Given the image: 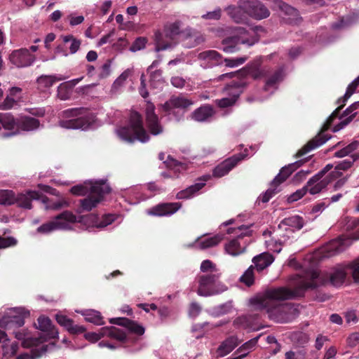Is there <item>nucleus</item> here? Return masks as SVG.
Listing matches in <instances>:
<instances>
[{
    "mask_svg": "<svg viewBox=\"0 0 359 359\" xmlns=\"http://www.w3.org/2000/svg\"><path fill=\"white\" fill-rule=\"evenodd\" d=\"M325 278L318 269H311L299 276L297 287L292 291L286 287L271 289L262 296L252 298L250 301L253 310H265L269 318L278 323H287L296 316L297 309L290 304H280V302L302 295V291L314 288L323 284Z\"/></svg>",
    "mask_w": 359,
    "mask_h": 359,
    "instance_id": "obj_1",
    "label": "nucleus"
},
{
    "mask_svg": "<svg viewBox=\"0 0 359 359\" xmlns=\"http://www.w3.org/2000/svg\"><path fill=\"white\" fill-rule=\"evenodd\" d=\"M180 34H182L183 40L187 41L185 45L188 48L194 47L203 41V36L191 29L189 28L182 31L181 22L177 21L166 25L163 33L156 34L155 50L159 52L172 48L175 44L173 40Z\"/></svg>",
    "mask_w": 359,
    "mask_h": 359,
    "instance_id": "obj_2",
    "label": "nucleus"
},
{
    "mask_svg": "<svg viewBox=\"0 0 359 359\" xmlns=\"http://www.w3.org/2000/svg\"><path fill=\"white\" fill-rule=\"evenodd\" d=\"M29 316V311L24 308H11L8 309L6 314L0 318V327L6 330H13L16 339L23 341L25 346L32 345L38 346L45 339H32L29 336V333L25 330L15 331V328L22 327L25 324V318Z\"/></svg>",
    "mask_w": 359,
    "mask_h": 359,
    "instance_id": "obj_3",
    "label": "nucleus"
},
{
    "mask_svg": "<svg viewBox=\"0 0 359 359\" xmlns=\"http://www.w3.org/2000/svg\"><path fill=\"white\" fill-rule=\"evenodd\" d=\"M95 116L83 108L69 109L62 112L59 126L66 129L88 130L96 126Z\"/></svg>",
    "mask_w": 359,
    "mask_h": 359,
    "instance_id": "obj_4",
    "label": "nucleus"
},
{
    "mask_svg": "<svg viewBox=\"0 0 359 359\" xmlns=\"http://www.w3.org/2000/svg\"><path fill=\"white\" fill-rule=\"evenodd\" d=\"M116 134L123 141L133 142L138 140L147 142L149 135L144 128L142 116L137 111L131 112L128 125L116 129Z\"/></svg>",
    "mask_w": 359,
    "mask_h": 359,
    "instance_id": "obj_5",
    "label": "nucleus"
},
{
    "mask_svg": "<svg viewBox=\"0 0 359 359\" xmlns=\"http://www.w3.org/2000/svg\"><path fill=\"white\" fill-rule=\"evenodd\" d=\"M262 30V29L259 27H250L248 30L241 27L232 28V36L223 41V51L227 53L236 51L238 49L236 46L230 45L231 43L246 44L249 46L254 45L259 40L258 32Z\"/></svg>",
    "mask_w": 359,
    "mask_h": 359,
    "instance_id": "obj_6",
    "label": "nucleus"
},
{
    "mask_svg": "<svg viewBox=\"0 0 359 359\" xmlns=\"http://www.w3.org/2000/svg\"><path fill=\"white\" fill-rule=\"evenodd\" d=\"M220 278L221 273L200 276L198 277V294L208 297L216 295L227 290V286Z\"/></svg>",
    "mask_w": 359,
    "mask_h": 359,
    "instance_id": "obj_7",
    "label": "nucleus"
},
{
    "mask_svg": "<svg viewBox=\"0 0 359 359\" xmlns=\"http://www.w3.org/2000/svg\"><path fill=\"white\" fill-rule=\"evenodd\" d=\"M358 142H353L335 153V156L339 158H343L344 156L351 155V159H345L340 161L335 166L334 170L332 168L328 172L334 180L339 178L341 175V170H345L351 168L352 163L355 160L359 158V151L354 153V151L358 149Z\"/></svg>",
    "mask_w": 359,
    "mask_h": 359,
    "instance_id": "obj_8",
    "label": "nucleus"
},
{
    "mask_svg": "<svg viewBox=\"0 0 359 359\" xmlns=\"http://www.w3.org/2000/svg\"><path fill=\"white\" fill-rule=\"evenodd\" d=\"M304 225V219L299 215H293L285 218L278 224V229L275 231L277 236L283 237V241L287 242L290 238H292L293 233L300 230Z\"/></svg>",
    "mask_w": 359,
    "mask_h": 359,
    "instance_id": "obj_9",
    "label": "nucleus"
},
{
    "mask_svg": "<svg viewBox=\"0 0 359 359\" xmlns=\"http://www.w3.org/2000/svg\"><path fill=\"white\" fill-rule=\"evenodd\" d=\"M332 168V165L328 164L310 179L305 186L307 192L311 195H315L325 189L327 184L334 180L328 173Z\"/></svg>",
    "mask_w": 359,
    "mask_h": 359,
    "instance_id": "obj_10",
    "label": "nucleus"
},
{
    "mask_svg": "<svg viewBox=\"0 0 359 359\" xmlns=\"http://www.w3.org/2000/svg\"><path fill=\"white\" fill-rule=\"evenodd\" d=\"M250 0L240 1L238 5L229 6L225 11L229 18L236 23H246L250 16Z\"/></svg>",
    "mask_w": 359,
    "mask_h": 359,
    "instance_id": "obj_11",
    "label": "nucleus"
},
{
    "mask_svg": "<svg viewBox=\"0 0 359 359\" xmlns=\"http://www.w3.org/2000/svg\"><path fill=\"white\" fill-rule=\"evenodd\" d=\"M102 187V192H109L110 187L104 180H88L82 184L73 187L70 191L72 194L82 196L87 194H93L97 193V189Z\"/></svg>",
    "mask_w": 359,
    "mask_h": 359,
    "instance_id": "obj_12",
    "label": "nucleus"
},
{
    "mask_svg": "<svg viewBox=\"0 0 359 359\" xmlns=\"http://www.w3.org/2000/svg\"><path fill=\"white\" fill-rule=\"evenodd\" d=\"M145 117L147 127L151 135H158L163 133V128L155 113V106L150 102L146 104Z\"/></svg>",
    "mask_w": 359,
    "mask_h": 359,
    "instance_id": "obj_13",
    "label": "nucleus"
},
{
    "mask_svg": "<svg viewBox=\"0 0 359 359\" xmlns=\"http://www.w3.org/2000/svg\"><path fill=\"white\" fill-rule=\"evenodd\" d=\"M17 135L18 120L9 113H0V136L10 137Z\"/></svg>",
    "mask_w": 359,
    "mask_h": 359,
    "instance_id": "obj_14",
    "label": "nucleus"
},
{
    "mask_svg": "<svg viewBox=\"0 0 359 359\" xmlns=\"http://www.w3.org/2000/svg\"><path fill=\"white\" fill-rule=\"evenodd\" d=\"M105 336L118 341H123L126 339V333L123 330L115 327H104L97 333L88 332L85 334L86 339L91 342H95Z\"/></svg>",
    "mask_w": 359,
    "mask_h": 359,
    "instance_id": "obj_15",
    "label": "nucleus"
},
{
    "mask_svg": "<svg viewBox=\"0 0 359 359\" xmlns=\"http://www.w3.org/2000/svg\"><path fill=\"white\" fill-rule=\"evenodd\" d=\"M235 231H237L238 238L229 241L225 245L226 252L232 256H237L245 251V244L241 243L238 240L241 236H248L250 233L249 226L244 225L238 226Z\"/></svg>",
    "mask_w": 359,
    "mask_h": 359,
    "instance_id": "obj_16",
    "label": "nucleus"
},
{
    "mask_svg": "<svg viewBox=\"0 0 359 359\" xmlns=\"http://www.w3.org/2000/svg\"><path fill=\"white\" fill-rule=\"evenodd\" d=\"M194 102L183 96H173L165 102L162 107L168 114H174L175 109H185L192 105Z\"/></svg>",
    "mask_w": 359,
    "mask_h": 359,
    "instance_id": "obj_17",
    "label": "nucleus"
},
{
    "mask_svg": "<svg viewBox=\"0 0 359 359\" xmlns=\"http://www.w3.org/2000/svg\"><path fill=\"white\" fill-rule=\"evenodd\" d=\"M182 207L180 203H168L157 205L147 211V213L152 216L165 217L170 216L175 213Z\"/></svg>",
    "mask_w": 359,
    "mask_h": 359,
    "instance_id": "obj_18",
    "label": "nucleus"
},
{
    "mask_svg": "<svg viewBox=\"0 0 359 359\" xmlns=\"http://www.w3.org/2000/svg\"><path fill=\"white\" fill-rule=\"evenodd\" d=\"M10 60L18 67H25L33 63L34 57L29 53L28 50L20 49L11 53Z\"/></svg>",
    "mask_w": 359,
    "mask_h": 359,
    "instance_id": "obj_19",
    "label": "nucleus"
},
{
    "mask_svg": "<svg viewBox=\"0 0 359 359\" xmlns=\"http://www.w3.org/2000/svg\"><path fill=\"white\" fill-rule=\"evenodd\" d=\"M241 83L233 82L231 86H228L225 90L227 94L229 95V97L217 100L216 101L217 104L222 108L233 105L241 93Z\"/></svg>",
    "mask_w": 359,
    "mask_h": 359,
    "instance_id": "obj_20",
    "label": "nucleus"
},
{
    "mask_svg": "<svg viewBox=\"0 0 359 359\" xmlns=\"http://www.w3.org/2000/svg\"><path fill=\"white\" fill-rule=\"evenodd\" d=\"M359 86V76L352 81V83L348 86L346 92L342 98L338 100L337 102L339 107L330 116L326 123L323 126V130H326L329 128L332 119L337 116V111L340 109L344 104L346 101L353 94L356 88Z\"/></svg>",
    "mask_w": 359,
    "mask_h": 359,
    "instance_id": "obj_21",
    "label": "nucleus"
},
{
    "mask_svg": "<svg viewBox=\"0 0 359 359\" xmlns=\"http://www.w3.org/2000/svg\"><path fill=\"white\" fill-rule=\"evenodd\" d=\"M0 343H2V359H11L17 353L18 346L15 342H11L7 334L0 330Z\"/></svg>",
    "mask_w": 359,
    "mask_h": 359,
    "instance_id": "obj_22",
    "label": "nucleus"
},
{
    "mask_svg": "<svg viewBox=\"0 0 359 359\" xmlns=\"http://www.w3.org/2000/svg\"><path fill=\"white\" fill-rule=\"evenodd\" d=\"M64 79L61 75H41L36 79V88L41 93H49L50 88L57 81Z\"/></svg>",
    "mask_w": 359,
    "mask_h": 359,
    "instance_id": "obj_23",
    "label": "nucleus"
},
{
    "mask_svg": "<svg viewBox=\"0 0 359 359\" xmlns=\"http://www.w3.org/2000/svg\"><path fill=\"white\" fill-rule=\"evenodd\" d=\"M110 323L117 324L125 327L129 332L137 335L144 333V328L140 324L125 318H116L109 320Z\"/></svg>",
    "mask_w": 359,
    "mask_h": 359,
    "instance_id": "obj_24",
    "label": "nucleus"
},
{
    "mask_svg": "<svg viewBox=\"0 0 359 359\" xmlns=\"http://www.w3.org/2000/svg\"><path fill=\"white\" fill-rule=\"evenodd\" d=\"M40 121L34 117L24 116L18 119V134L21 132H31L39 128Z\"/></svg>",
    "mask_w": 359,
    "mask_h": 359,
    "instance_id": "obj_25",
    "label": "nucleus"
},
{
    "mask_svg": "<svg viewBox=\"0 0 359 359\" xmlns=\"http://www.w3.org/2000/svg\"><path fill=\"white\" fill-rule=\"evenodd\" d=\"M243 158L242 155L228 158L217 165L213 172L215 176L221 177L226 175Z\"/></svg>",
    "mask_w": 359,
    "mask_h": 359,
    "instance_id": "obj_26",
    "label": "nucleus"
},
{
    "mask_svg": "<svg viewBox=\"0 0 359 359\" xmlns=\"http://www.w3.org/2000/svg\"><path fill=\"white\" fill-rule=\"evenodd\" d=\"M250 16L257 20H262L269 16V9L258 0H250Z\"/></svg>",
    "mask_w": 359,
    "mask_h": 359,
    "instance_id": "obj_27",
    "label": "nucleus"
},
{
    "mask_svg": "<svg viewBox=\"0 0 359 359\" xmlns=\"http://www.w3.org/2000/svg\"><path fill=\"white\" fill-rule=\"evenodd\" d=\"M81 219H78L77 217L70 212L65 211L62 214L57 216L54 221V223H60L64 227L58 228V230H67L70 229L74 224L76 222H84Z\"/></svg>",
    "mask_w": 359,
    "mask_h": 359,
    "instance_id": "obj_28",
    "label": "nucleus"
},
{
    "mask_svg": "<svg viewBox=\"0 0 359 359\" xmlns=\"http://www.w3.org/2000/svg\"><path fill=\"white\" fill-rule=\"evenodd\" d=\"M81 79L82 78H78L60 83L57 87V97L62 100H68L71 97L72 89Z\"/></svg>",
    "mask_w": 359,
    "mask_h": 359,
    "instance_id": "obj_29",
    "label": "nucleus"
},
{
    "mask_svg": "<svg viewBox=\"0 0 359 359\" xmlns=\"http://www.w3.org/2000/svg\"><path fill=\"white\" fill-rule=\"evenodd\" d=\"M40 194L36 191H28L25 194H16L15 203L20 207L30 209L32 208V200L39 199Z\"/></svg>",
    "mask_w": 359,
    "mask_h": 359,
    "instance_id": "obj_30",
    "label": "nucleus"
},
{
    "mask_svg": "<svg viewBox=\"0 0 359 359\" xmlns=\"http://www.w3.org/2000/svg\"><path fill=\"white\" fill-rule=\"evenodd\" d=\"M240 341L235 336H231L223 341L217 350L219 357H224L230 353L238 344Z\"/></svg>",
    "mask_w": 359,
    "mask_h": 359,
    "instance_id": "obj_31",
    "label": "nucleus"
},
{
    "mask_svg": "<svg viewBox=\"0 0 359 359\" xmlns=\"http://www.w3.org/2000/svg\"><path fill=\"white\" fill-rule=\"evenodd\" d=\"M347 269L344 266H337L332 269L330 273V280L334 286L341 285L346 278Z\"/></svg>",
    "mask_w": 359,
    "mask_h": 359,
    "instance_id": "obj_32",
    "label": "nucleus"
},
{
    "mask_svg": "<svg viewBox=\"0 0 359 359\" xmlns=\"http://www.w3.org/2000/svg\"><path fill=\"white\" fill-rule=\"evenodd\" d=\"M213 108L210 105H203L196 110L191 114V119L198 122H204L210 118L214 115Z\"/></svg>",
    "mask_w": 359,
    "mask_h": 359,
    "instance_id": "obj_33",
    "label": "nucleus"
},
{
    "mask_svg": "<svg viewBox=\"0 0 359 359\" xmlns=\"http://www.w3.org/2000/svg\"><path fill=\"white\" fill-rule=\"evenodd\" d=\"M108 192H102V187L97 189L95 194L81 201V207L84 210L90 211L95 208L102 200L103 196Z\"/></svg>",
    "mask_w": 359,
    "mask_h": 359,
    "instance_id": "obj_34",
    "label": "nucleus"
},
{
    "mask_svg": "<svg viewBox=\"0 0 359 359\" xmlns=\"http://www.w3.org/2000/svg\"><path fill=\"white\" fill-rule=\"evenodd\" d=\"M21 92L22 89L19 87L11 88L6 99L0 103V109L6 110L12 108L16 102L15 99L20 98Z\"/></svg>",
    "mask_w": 359,
    "mask_h": 359,
    "instance_id": "obj_35",
    "label": "nucleus"
},
{
    "mask_svg": "<svg viewBox=\"0 0 359 359\" xmlns=\"http://www.w3.org/2000/svg\"><path fill=\"white\" fill-rule=\"evenodd\" d=\"M204 185V182H197L188 188L179 191L176 195V198L177 199H189L196 196Z\"/></svg>",
    "mask_w": 359,
    "mask_h": 359,
    "instance_id": "obj_36",
    "label": "nucleus"
},
{
    "mask_svg": "<svg viewBox=\"0 0 359 359\" xmlns=\"http://www.w3.org/2000/svg\"><path fill=\"white\" fill-rule=\"evenodd\" d=\"M159 64L160 60H154L147 69V72L150 74L151 85H152L154 87H157L156 86L163 83L164 81L163 78L162 76L161 70L156 69L152 71L153 69L158 67Z\"/></svg>",
    "mask_w": 359,
    "mask_h": 359,
    "instance_id": "obj_37",
    "label": "nucleus"
},
{
    "mask_svg": "<svg viewBox=\"0 0 359 359\" xmlns=\"http://www.w3.org/2000/svg\"><path fill=\"white\" fill-rule=\"evenodd\" d=\"M222 240V237L218 235L211 237H202L198 238L194 245L197 248L205 249L217 245Z\"/></svg>",
    "mask_w": 359,
    "mask_h": 359,
    "instance_id": "obj_38",
    "label": "nucleus"
},
{
    "mask_svg": "<svg viewBox=\"0 0 359 359\" xmlns=\"http://www.w3.org/2000/svg\"><path fill=\"white\" fill-rule=\"evenodd\" d=\"M296 168L297 165L295 163L290 164L283 168L278 175L273 180L271 186L273 187H277L279 184L286 180V179L295 170Z\"/></svg>",
    "mask_w": 359,
    "mask_h": 359,
    "instance_id": "obj_39",
    "label": "nucleus"
},
{
    "mask_svg": "<svg viewBox=\"0 0 359 359\" xmlns=\"http://www.w3.org/2000/svg\"><path fill=\"white\" fill-rule=\"evenodd\" d=\"M198 58L209 63V66L217 65L222 62L221 55L216 50H213L201 53L198 55Z\"/></svg>",
    "mask_w": 359,
    "mask_h": 359,
    "instance_id": "obj_40",
    "label": "nucleus"
},
{
    "mask_svg": "<svg viewBox=\"0 0 359 359\" xmlns=\"http://www.w3.org/2000/svg\"><path fill=\"white\" fill-rule=\"evenodd\" d=\"M273 260L274 259L272 255L267 253H263L254 257L253 262L255 264V268L258 271H261L271 265Z\"/></svg>",
    "mask_w": 359,
    "mask_h": 359,
    "instance_id": "obj_41",
    "label": "nucleus"
},
{
    "mask_svg": "<svg viewBox=\"0 0 359 359\" xmlns=\"http://www.w3.org/2000/svg\"><path fill=\"white\" fill-rule=\"evenodd\" d=\"M96 219H97V217L95 216L91 215L84 217L83 218V220L84 221V222H86V223L89 222H91L89 224V226L102 228V227L107 226V225L111 224L112 222H114L115 219V216L113 215H106L104 217L103 220L100 223H97Z\"/></svg>",
    "mask_w": 359,
    "mask_h": 359,
    "instance_id": "obj_42",
    "label": "nucleus"
},
{
    "mask_svg": "<svg viewBox=\"0 0 359 359\" xmlns=\"http://www.w3.org/2000/svg\"><path fill=\"white\" fill-rule=\"evenodd\" d=\"M56 320L60 325L72 332H81L84 330L82 326H74L73 321L64 315H56Z\"/></svg>",
    "mask_w": 359,
    "mask_h": 359,
    "instance_id": "obj_43",
    "label": "nucleus"
},
{
    "mask_svg": "<svg viewBox=\"0 0 359 359\" xmlns=\"http://www.w3.org/2000/svg\"><path fill=\"white\" fill-rule=\"evenodd\" d=\"M359 239V236L354 237L351 239L346 236H341L339 238L337 241H333L331 243V245L333 248H334L337 253L342 252L348 246H349L352 243V241H356Z\"/></svg>",
    "mask_w": 359,
    "mask_h": 359,
    "instance_id": "obj_44",
    "label": "nucleus"
},
{
    "mask_svg": "<svg viewBox=\"0 0 359 359\" xmlns=\"http://www.w3.org/2000/svg\"><path fill=\"white\" fill-rule=\"evenodd\" d=\"M16 194L12 190L0 189V205H11L15 203Z\"/></svg>",
    "mask_w": 359,
    "mask_h": 359,
    "instance_id": "obj_45",
    "label": "nucleus"
},
{
    "mask_svg": "<svg viewBox=\"0 0 359 359\" xmlns=\"http://www.w3.org/2000/svg\"><path fill=\"white\" fill-rule=\"evenodd\" d=\"M51 321L48 318L41 316L38 318V325L36 327L43 332L51 331V333L48 334L50 335L49 337H55L57 334V332L51 330Z\"/></svg>",
    "mask_w": 359,
    "mask_h": 359,
    "instance_id": "obj_46",
    "label": "nucleus"
},
{
    "mask_svg": "<svg viewBox=\"0 0 359 359\" xmlns=\"http://www.w3.org/2000/svg\"><path fill=\"white\" fill-rule=\"evenodd\" d=\"M86 321L97 325H102L103 320L100 312L95 310H86L82 313Z\"/></svg>",
    "mask_w": 359,
    "mask_h": 359,
    "instance_id": "obj_47",
    "label": "nucleus"
},
{
    "mask_svg": "<svg viewBox=\"0 0 359 359\" xmlns=\"http://www.w3.org/2000/svg\"><path fill=\"white\" fill-rule=\"evenodd\" d=\"M61 39L65 43H70L69 51L71 54L76 53L79 49L81 41L76 39L73 35L68 34L61 36Z\"/></svg>",
    "mask_w": 359,
    "mask_h": 359,
    "instance_id": "obj_48",
    "label": "nucleus"
},
{
    "mask_svg": "<svg viewBox=\"0 0 359 359\" xmlns=\"http://www.w3.org/2000/svg\"><path fill=\"white\" fill-rule=\"evenodd\" d=\"M273 233L275 236L270 240L266 241L265 243L269 250L278 253L281 250L282 244L285 242L280 241V239H283V237L277 236L275 232Z\"/></svg>",
    "mask_w": 359,
    "mask_h": 359,
    "instance_id": "obj_49",
    "label": "nucleus"
},
{
    "mask_svg": "<svg viewBox=\"0 0 359 359\" xmlns=\"http://www.w3.org/2000/svg\"><path fill=\"white\" fill-rule=\"evenodd\" d=\"M60 223H54V221L48 222L40 226L37 229V232L39 233H49L53 231L58 230V228L64 227Z\"/></svg>",
    "mask_w": 359,
    "mask_h": 359,
    "instance_id": "obj_50",
    "label": "nucleus"
},
{
    "mask_svg": "<svg viewBox=\"0 0 359 359\" xmlns=\"http://www.w3.org/2000/svg\"><path fill=\"white\" fill-rule=\"evenodd\" d=\"M200 270L201 272L205 274L220 273L216 265L209 259H206L202 262L200 266Z\"/></svg>",
    "mask_w": 359,
    "mask_h": 359,
    "instance_id": "obj_51",
    "label": "nucleus"
},
{
    "mask_svg": "<svg viewBox=\"0 0 359 359\" xmlns=\"http://www.w3.org/2000/svg\"><path fill=\"white\" fill-rule=\"evenodd\" d=\"M273 8L278 9L288 15H297V11L294 8L281 1H275Z\"/></svg>",
    "mask_w": 359,
    "mask_h": 359,
    "instance_id": "obj_52",
    "label": "nucleus"
},
{
    "mask_svg": "<svg viewBox=\"0 0 359 359\" xmlns=\"http://www.w3.org/2000/svg\"><path fill=\"white\" fill-rule=\"evenodd\" d=\"M257 340L258 337H255L245 342L237 349L236 353H245L246 356L255 348V346L257 344Z\"/></svg>",
    "mask_w": 359,
    "mask_h": 359,
    "instance_id": "obj_53",
    "label": "nucleus"
},
{
    "mask_svg": "<svg viewBox=\"0 0 359 359\" xmlns=\"http://www.w3.org/2000/svg\"><path fill=\"white\" fill-rule=\"evenodd\" d=\"M175 172H181L186 170L187 167L184 164L179 163L175 159L168 156V161H164Z\"/></svg>",
    "mask_w": 359,
    "mask_h": 359,
    "instance_id": "obj_54",
    "label": "nucleus"
},
{
    "mask_svg": "<svg viewBox=\"0 0 359 359\" xmlns=\"http://www.w3.org/2000/svg\"><path fill=\"white\" fill-rule=\"evenodd\" d=\"M323 133H321L315 139L310 142L307 145V147H309L308 150H311L318 147H320L329 140V137L323 139Z\"/></svg>",
    "mask_w": 359,
    "mask_h": 359,
    "instance_id": "obj_55",
    "label": "nucleus"
},
{
    "mask_svg": "<svg viewBox=\"0 0 359 359\" xmlns=\"http://www.w3.org/2000/svg\"><path fill=\"white\" fill-rule=\"evenodd\" d=\"M247 60L246 57H239L236 58H226L224 62L226 67H236L243 64Z\"/></svg>",
    "mask_w": 359,
    "mask_h": 359,
    "instance_id": "obj_56",
    "label": "nucleus"
},
{
    "mask_svg": "<svg viewBox=\"0 0 359 359\" xmlns=\"http://www.w3.org/2000/svg\"><path fill=\"white\" fill-rule=\"evenodd\" d=\"M147 39L144 37H139L135 39L133 45L130 48L131 52H137L145 47Z\"/></svg>",
    "mask_w": 359,
    "mask_h": 359,
    "instance_id": "obj_57",
    "label": "nucleus"
},
{
    "mask_svg": "<svg viewBox=\"0 0 359 359\" xmlns=\"http://www.w3.org/2000/svg\"><path fill=\"white\" fill-rule=\"evenodd\" d=\"M40 349H41L40 353L36 354L35 353H33V352H32V353H21V354L18 355L15 358V359H36V358L40 357L43 353H45L46 351V348H45V346L43 345L40 347Z\"/></svg>",
    "mask_w": 359,
    "mask_h": 359,
    "instance_id": "obj_58",
    "label": "nucleus"
},
{
    "mask_svg": "<svg viewBox=\"0 0 359 359\" xmlns=\"http://www.w3.org/2000/svg\"><path fill=\"white\" fill-rule=\"evenodd\" d=\"M282 79L281 72H276L271 79H269L265 86V90H269L270 88L275 86V85Z\"/></svg>",
    "mask_w": 359,
    "mask_h": 359,
    "instance_id": "obj_59",
    "label": "nucleus"
},
{
    "mask_svg": "<svg viewBox=\"0 0 359 359\" xmlns=\"http://www.w3.org/2000/svg\"><path fill=\"white\" fill-rule=\"evenodd\" d=\"M111 74V63L107 61L104 64H103L100 69L98 73V76L100 79H104L109 76Z\"/></svg>",
    "mask_w": 359,
    "mask_h": 359,
    "instance_id": "obj_60",
    "label": "nucleus"
},
{
    "mask_svg": "<svg viewBox=\"0 0 359 359\" xmlns=\"http://www.w3.org/2000/svg\"><path fill=\"white\" fill-rule=\"evenodd\" d=\"M241 280L247 285H251L254 282L252 266H250L245 273L241 277Z\"/></svg>",
    "mask_w": 359,
    "mask_h": 359,
    "instance_id": "obj_61",
    "label": "nucleus"
},
{
    "mask_svg": "<svg viewBox=\"0 0 359 359\" xmlns=\"http://www.w3.org/2000/svg\"><path fill=\"white\" fill-rule=\"evenodd\" d=\"M266 71L257 67H252L248 70L249 74L254 79H260L265 76Z\"/></svg>",
    "mask_w": 359,
    "mask_h": 359,
    "instance_id": "obj_62",
    "label": "nucleus"
},
{
    "mask_svg": "<svg viewBox=\"0 0 359 359\" xmlns=\"http://www.w3.org/2000/svg\"><path fill=\"white\" fill-rule=\"evenodd\" d=\"M306 192H307L306 189L305 187H304L303 188L296 191L294 193L290 195L287 198V201L289 203H292V202L297 201L299 199L302 198L305 195V194Z\"/></svg>",
    "mask_w": 359,
    "mask_h": 359,
    "instance_id": "obj_63",
    "label": "nucleus"
},
{
    "mask_svg": "<svg viewBox=\"0 0 359 359\" xmlns=\"http://www.w3.org/2000/svg\"><path fill=\"white\" fill-rule=\"evenodd\" d=\"M351 267L353 280L359 283V258L352 262Z\"/></svg>",
    "mask_w": 359,
    "mask_h": 359,
    "instance_id": "obj_64",
    "label": "nucleus"
}]
</instances>
